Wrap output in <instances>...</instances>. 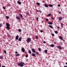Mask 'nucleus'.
<instances>
[{
  "instance_id": "obj_1",
  "label": "nucleus",
  "mask_w": 67,
  "mask_h": 67,
  "mask_svg": "<svg viewBox=\"0 0 67 67\" xmlns=\"http://www.w3.org/2000/svg\"><path fill=\"white\" fill-rule=\"evenodd\" d=\"M25 64L23 62H20L18 64V66H20V67H23L24 65Z\"/></svg>"
},
{
  "instance_id": "obj_2",
  "label": "nucleus",
  "mask_w": 67,
  "mask_h": 67,
  "mask_svg": "<svg viewBox=\"0 0 67 67\" xmlns=\"http://www.w3.org/2000/svg\"><path fill=\"white\" fill-rule=\"evenodd\" d=\"M6 28L9 30H10V25L8 23H6Z\"/></svg>"
},
{
  "instance_id": "obj_3",
  "label": "nucleus",
  "mask_w": 67,
  "mask_h": 67,
  "mask_svg": "<svg viewBox=\"0 0 67 67\" xmlns=\"http://www.w3.org/2000/svg\"><path fill=\"white\" fill-rule=\"evenodd\" d=\"M26 41L28 43H29L30 42H31V38H28L26 40Z\"/></svg>"
},
{
  "instance_id": "obj_4",
  "label": "nucleus",
  "mask_w": 67,
  "mask_h": 67,
  "mask_svg": "<svg viewBox=\"0 0 67 67\" xmlns=\"http://www.w3.org/2000/svg\"><path fill=\"white\" fill-rule=\"evenodd\" d=\"M57 47L58 48H59V49H60V50H61V49H62V48L60 46H57Z\"/></svg>"
},
{
  "instance_id": "obj_5",
  "label": "nucleus",
  "mask_w": 67,
  "mask_h": 67,
  "mask_svg": "<svg viewBox=\"0 0 67 67\" xmlns=\"http://www.w3.org/2000/svg\"><path fill=\"white\" fill-rule=\"evenodd\" d=\"M21 51L23 52V53H24V52H25V49H24V48H22L21 49Z\"/></svg>"
},
{
  "instance_id": "obj_6",
  "label": "nucleus",
  "mask_w": 67,
  "mask_h": 67,
  "mask_svg": "<svg viewBox=\"0 0 67 67\" xmlns=\"http://www.w3.org/2000/svg\"><path fill=\"white\" fill-rule=\"evenodd\" d=\"M32 50L33 53H35V50H34V49L32 48Z\"/></svg>"
},
{
  "instance_id": "obj_7",
  "label": "nucleus",
  "mask_w": 67,
  "mask_h": 67,
  "mask_svg": "<svg viewBox=\"0 0 67 67\" xmlns=\"http://www.w3.org/2000/svg\"><path fill=\"white\" fill-rule=\"evenodd\" d=\"M16 18L17 20H18V21H20V19L18 16L16 17Z\"/></svg>"
},
{
  "instance_id": "obj_8",
  "label": "nucleus",
  "mask_w": 67,
  "mask_h": 67,
  "mask_svg": "<svg viewBox=\"0 0 67 67\" xmlns=\"http://www.w3.org/2000/svg\"><path fill=\"white\" fill-rule=\"evenodd\" d=\"M44 6L45 7H46V8H48V5L46 4H44Z\"/></svg>"
},
{
  "instance_id": "obj_9",
  "label": "nucleus",
  "mask_w": 67,
  "mask_h": 67,
  "mask_svg": "<svg viewBox=\"0 0 67 67\" xmlns=\"http://www.w3.org/2000/svg\"><path fill=\"white\" fill-rule=\"evenodd\" d=\"M19 38V35H17L15 37V39L16 40H18Z\"/></svg>"
},
{
  "instance_id": "obj_10",
  "label": "nucleus",
  "mask_w": 67,
  "mask_h": 67,
  "mask_svg": "<svg viewBox=\"0 0 67 67\" xmlns=\"http://www.w3.org/2000/svg\"><path fill=\"white\" fill-rule=\"evenodd\" d=\"M59 38L60 39V40H63V39L62 38V37L61 36H60Z\"/></svg>"
},
{
  "instance_id": "obj_11",
  "label": "nucleus",
  "mask_w": 67,
  "mask_h": 67,
  "mask_svg": "<svg viewBox=\"0 0 67 67\" xmlns=\"http://www.w3.org/2000/svg\"><path fill=\"white\" fill-rule=\"evenodd\" d=\"M21 39L22 38L21 37H20L18 39V41H19V42H21Z\"/></svg>"
},
{
  "instance_id": "obj_12",
  "label": "nucleus",
  "mask_w": 67,
  "mask_h": 67,
  "mask_svg": "<svg viewBox=\"0 0 67 67\" xmlns=\"http://www.w3.org/2000/svg\"><path fill=\"white\" fill-rule=\"evenodd\" d=\"M51 47H55V45L53 44H51Z\"/></svg>"
},
{
  "instance_id": "obj_13",
  "label": "nucleus",
  "mask_w": 67,
  "mask_h": 67,
  "mask_svg": "<svg viewBox=\"0 0 67 67\" xmlns=\"http://www.w3.org/2000/svg\"><path fill=\"white\" fill-rule=\"evenodd\" d=\"M17 3H18L19 4V5H21V2H20L19 1H17Z\"/></svg>"
},
{
  "instance_id": "obj_14",
  "label": "nucleus",
  "mask_w": 67,
  "mask_h": 67,
  "mask_svg": "<svg viewBox=\"0 0 67 67\" xmlns=\"http://www.w3.org/2000/svg\"><path fill=\"white\" fill-rule=\"evenodd\" d=\"M62 19L63 18L61 17H59V21H61Z\"/></svg>"
},
{
  "instance_id": "obj_15",
  "label": "nucleus",
  "mask_w": 67,
  "mask_h": 67,
  "mask_svg": "<svg viewBox=\"0 0 67 67\" xmlns=\"http://www.w3.org/2000/svg\"><path fill=\"white\" fill-rule=\"evenodd\" d=\"M28 53L30 54H32V52H31V50H28Z\"/></svg>"
},
{
  "instance_id": "obj_16",
  "label": "nucleus",
  "mask_w": 67,
  "mask_h": 67,
  "mask_svg": "<svg viewBox=\"0 0 67 67\" xmlns=\"http://www.w3.org/2000/svg\"><path fill=\"white\" fill-rule=\"evenodd\" d=\"M48 6L50 7H53V6L51 4H49L48 5Z\"/></svg>"
},
{
  "instance_id": "obj_17",
  "label": "nucleus",
  "mask_w": 67,
  "mask_h": 67,
  "mask_svg": "<svg viewBox=\"0 0 67 67\" xmlns=\"http://www.w3.org/2000/svg\"><path fill=\"white\" fill-rule=\"evenodd\" d=\"M19 16H20V17L21 18V19L22 18H23V16H22V14H20Z\"/></svg>"
},
{
  "instance_id": "obj_18",
  "label": "nucleus",
  "mask_w": 67,
  "mask_h": 67,
  "mask_svg": "<svg viewBox=\"0 0 67 67\" xmlns=\"http://www.w3.org/2000/svg\"><path fill=\"white\" fill-rule=\"evenodd\" d=\"M49 26L50 27V28H51V29H53V26H52L51 25H49Z\"/></svg>"
},
{
  "instance_id": "obj_19",
  "label": "nucleus",
  "mask_w": 67,
  "mask_h": 67,
  "mask_svg": "<svg viewBox=\"0 0 67 67\" xmlns=\"http://www.w3.org/2000/svg\"><path fill=\"white\" fill-rule=\"evenodd\" d=\"M61 25L62 26V27H64V24H63V23H61Z\"/></svg>"
},
{
  "instance_id": "obj_20",
  "label": "nucleus",
  "mask_w": 67,
  "mask_h": 67,
  "mask_svg": "<svg viewBox=\"0 0 67 67\" xmlns=\"http://www.w3.org/2000/svg\"><path fill=\"white\" fill-rule=\"evenodd\" d=\"M32 56H33L34 57H35V53H32Z\"/></svg>"
},
{
  "instance_id": "obj_21",
  "label": "nucleus",
  "mask_w": 67,
  "mask_h": 67,
  "mask_svg": "<svg viewBox=\"0 0 67 67\" xmlns=\"http://www.w3.org/2000/svg\"><path fill=\"white\" fill-rule=\"evenodd\" d=\"M48 24H50V25H52V24H53V23L49 22V23H48Z\"/></svg>"
},
{
  "instance_id": "obj_22",
  "label": "nucleus",
  "mask_w": 67,
  "mask_h": 67,
  "mask_svg": "<svg viewBox=\"0 0 67 67\" xmlns=\"http://www.w3.org/2000/svg\"><path fill=\"white\" fill-rule=\"evenodd\" d=\"M36 4H37L38 5H40V3H38V2H37L36 3Z\"/></svg>"
},
{
  "instance_id": "obj_23",
  "label": "nucleus",
  "mask_w": 67,
  "mask_h": 67,
  "mask_svg": "<svg viewBox=\"0 0 67 67\" xmlns=\"http://www.w3.org/2000/svg\"><path fill=\"white\" fill-rule=\"evenodd\" d=\"M6 18L7 19H9V16H6Z\"/></svg>"
},
{
  "instance_id": "obj_24",
  "label": "nucleus",
  "mask_w": 67,
  "mask_h": 67,
  "mask_svg": "<svg viewBox=\"0 0 67 67\" xmlns=\"http://www.w3.org/2000/svg\"><path fill=\"white\" fill-rule=\"evenodd\" d=\"M18 30V31L20 32H22V30H21L20 29H19Z\"/></svg>"
},
{
  "instance_id": "obj_25",
  "label": "nucleus",
  "mask_w": 67,
  "mask_h": 67,
  "mask_svg": "<svg viewBox=\"0 0 67 67\" xmlns=\"http://www.w3.org/2000/svg\"><path fill=\"white\" fill-rule=\"evenodd\" d=\"M2 24L1 23L0 24V27H1L2 26Z\"/></svg>"
},
{
  "instance_id": "obj_26",
  "label": "nucleus",
  "mask_w": 67,
  "mask_h": 67,
  "mask_svg": "<svg viewBox=\"0 0 67 67\" xmlns=\"http://www.w3.org/2000/svg\"><path fill=\"white\" fill-rule=\"evenodd\" d=\"M3 58L2 57V56H0V59H3Z\"/></svg>"
},
{
  "instance_id": "obj_27",
  "label": "nucleus",
  "mask_w": 67,
  "mask_h": 67,
  "mask_svg": "<svg viewBox=\"0 0 67 67\" xmlns=\"http://www.w3.org/2000/svg\"><path fill=\"white\" fill-rule=\"evenodd\" d=\"M54 32L55 33V34H58V31H54Z\"/></svg>"
},
{
  "instance_id": "obj_28",
  "label": "nucleus",
  "mask_w": 67,
  "mask_h": 67,
  "mask_svg": "<svg viewBox=\"0 0 67 67\" xmlns=\"http://www.w3.org/2000/svg\"><path fill=\"white\" fill-rule=\"evenodd\" d=\"M15 55L16 56H20V55L19 54H15Z\"/></svg>"
},
{
  "instance_id": "obj_29",
  "label": "nucleus",
  "mask_w": 67,
  "mask_h": 67,
  "mask_svg": "<svg viewBox=\"0 0 67 67\" xmlns=\"http://www.w3.org/2000/svg\"><path fill=\"white\" fill-rule=\"evenodd\" d=\"M38 50L40 52H41V48H39L38 49Z\"/></svg>"
},
{
  "instance_id": "obj_30",
  "label": "nucleus",
  "mask_w": 67,
  "mask_h": 67,
  "mask_svg": "<svg viewBox=\"0 0 67 67\" xmlns=\"http://www.w3.org/2000/svg\"><path fill=\"white\" fill-rule=\"evenodd\" d=\"M4 53H5V54H7V51L5 50H4Z\"/></svg>"
},
{
  "instance_id": "obj_31",
  "label": "nucleus",
  "mask_w": 67,
  "mask_h": 67,
  "mask_svg": "<svg viewBox=\"0 0 67 67\" xmlns=\"http://www.w3.org/2000/svg\"><path fill=\"white\" fill-rule=\"evenodd\" d=\"M44 52H45V53H47V50H45Z\"/></svg>"
},
{
  "instance_id": "obj_32",
  "label": "nucleus",
  "mask_w": 67,
  "mask_h": 67,
  "mask_svg": "<svg viewBox=\"0 0 67 67\" xmlns=\"http://www.w3.org/2000/svg\"><path fill=\"white\" fill-rule=\"evenodd\" d=\"M35 38H36V39H38V36H35Z\"/></svg>"
},
{
  "instance_id": "obj_33",
  "label": "nucleus",
  "mask_w": 67,
  "mask_h": 67,
  "mask_svg": "<svg viewBox=\"0 0 67 67\" xmlns=\"http://www.w3.org/2000/svg\"><path fill=\"white\" fill-rule=\"evenodd\" d=\"M36 55H38V54H39V53H38V52H36Z\"/></svg>"
},
{
  "instance_id": "obj_34",
  "label": "nucleus",
  "mask_w": 67,
  "mask_h": 67,
  "mask_svg": "<svg viewBox=\"0 0 67 67\" xmlns=\"http://www.w3.org/2000/svg\"><path fill=\"white\" fill-rule=\"evenodd\" d=\"M52 36H55V35H54V34H53L52 33Z\"/></svg>"
},
{
  "instance_id": "obj_35",
  "label": "nucleus",
  "mask_w": 67,
  "mask_h": 67,
  "mask_svg": "<svg viewBox=\"0 0 67 67\" xmlns=\"http://www.w3.org/2000/svg\"><path fill=\"white\" fill-rule=\"evenodd\" d=\"M48 16H51V14H48Z\"/></svg>"
},
{
  "instance_id": "obj_36",
  "label": "nucleus",
  "mask_w": 67,
  "mask_h": 67,
  "mask_svg": "<svg viewBox=\"0 0 67 67\" xmlns=\"http://www.w3.org/2000/svg\"><path fill=\"white\" fill-rule=\"evenodd\" d=\"M4 10H5V7H3Z\"/></svg>"
},
{
  "instance_id": "obj_37",
  "label": "nucleus",
  "mask_w": 67,
  "mask_h": 67,
  "mask_svg": "<svg viewBox=\"0 0 67 67\" xmlns=\"http://www.w3.org/2000/svg\"><path fill=\"white\" fill-rule=\"evenodd\" d=\"M51 18L52 19V20H54V18L53 17H51Z\"/></svg>"
},
{
  "instance_id": "obj_38",
  "label": "nucleus",
  "mask_w": 67,
  "mask_h": 67,
  "mask_svg": "<svg viewBox=\"0 0 67 67\" xmlns=\"http://www.w3.org/2000/svg\"><path fill=\"white\" fill-rule=\"evenodd\" d=\"M46 21H48V19H46Z\"/></svg>"
},
{
  "instance_id": "obj_39",
  "label": "nucleus",
  "mask_w": 67,
  "mask_h": 67,
  "mask_svg": "<svg viewBox=\"0 0 67 67\" xmlns=\"http://www.w3.org/2000/svg\"><path fill=\"white\" fill-rule=\"evenodd\" d=\"M38 17H36V20L37 21H38Z\"/></svg>"
},
{
  "instance_id": "obj_40",
  "label": "nucleus",
  "mask_w": 67,
  "mask_h": 67,
  "mask_svg": "<svg viewBox=\"0 0 67 67\" xmlns=\"http://www.w3.org/2000/svg\"><path fill=\"white\" fill-rule=\"evenodd\" d=\"M57 29H60V28L59 27L57 26Z\"/></svg>"
},
{
  "instance_id": "obj_41",
  "label": "nucleus",
  "mask_w": 67,
  "mask_h": 67,
  "mask_svg": "<svg viewBox=\"0 0 67 67\" xmlns=\"http://www.w3.org/2000/svg\"><path fill=\"white\" fill-rule=\"evenodd\" d=\"M58 7H60V5H59V4H58Z\"/></svg>"
},
{
  "instance_id": "obj_42",
  "label": "nucleus",
  "mask_w": 67,
  "mask_h": 67,
  "mask_svg": "<svg viewBox=\"0 0 67 67\" xmlns=\"http://www.w3.org/2000/svg\"><path fill=\"white\" fill-rule=\"evenodd\" d=\"M26 57H28V55H26Z\"/></svg>"
},
{
  "instance_id": "obj_43",
  "label": "nucleus",
  "mask_w": 67,
  "mask_h": 67,
  "mask_svg": "<svg viewBox=\"0 0 67 67\" xmlns=\"http://www.w3.org/2000/svg\"><path fill=\"white\" fill-rule=\"evenodd\" d=\"M40 32H41V33H43V31L42 30H41L40 31Z\"/></svg>"
},
{
  "instance_id": "obj_44",
  "label": "nucleus",
  "mask_w": 67,
  "mask_h": 67,
  "mask_svg": "<svg viewBox=\"0 0 67 67\" xmlns=\"http://www.w3.org/2000/svg\"><path fill=\"white\" fill-rule=\"evenodd\" d=\"M39 12L40 13H42V11L41 10H40Z\"/></svg>"
},
{
  "instance_id": "obj_45",
  "label": "nucleus",
  "mask_w": 67,
  "mask_h": 67,
  "mask_svg": "<svg viewBox=\"0 0 67 67\" xmlns=\"http://www.w3.org/2000/svg\"><path fill=\"white\" fill-rule=\"evenodd\" d=\"M7 36H8V37H10V35H8Z\"/></svg>"
},
{
  "instance_id": "obj_46",
  "label": "nucleus",
  "mask_w": 67,
  "mask_h": 67,
  "mask_svg": "<svg viewBox=\"0 0 67 67\" xmlns=\"http://www.w3.org/2000/svg\"><path fill=\"white\" fill-rule=\"evenodd\" d=\"M15 54H18V52H17V51H16L15 52Z\"/></svg>"
},
{
  "instance_id": "obj_47",
  "label": "nucleus",
  "mask_w": 67,
  "mask_h": 67,
  "mask_svg": "<svg viewBox=\"0 0 67 67\" xmlns=\"http://www.w3.org/2000/svg\"><path fill=\"white\" fill-rule=\"evenodd\" d=\"M46 43V42L45 41H44L43 42V43H44V44L45 43Z\"/></svg>"
},
{
  "instance_id": "obj_48",
  "label": "nucleus",
  "mask_w": 67,
  "mask_h": 67,
  "mask_svg": "<svg viewBox=\"0 0 67 67\" xmlns=\"http://www.w3.org/2000/svg\"><path fill=\"white\" fill-rule=\"evenodd\" d=\"M36 11H37V12H39V11H38V10H37Z\"/></svg>"
},
{
  "instance_id": "obj_49",
  "label": "nucleus",
  "mask_w": 67,
  "mask_h": 67,
  "mask_svg": "<svg viewBox=\"0 0 67 67\" xmlns=\"http://www.w3.org/2000/svg\"><path fill=\"white\" fill-rule=\"evenodd\" d=\"M64 67H67V65H65L64 66Z\"/></svg>"
},
{
  "instance_id": "obj_50",
  "label": "nucleus",
  "mask_w": 67,
  "mask_h": 67,
  "mask_svg": "<svg viewBox=\"0 0 67 67\" xmlns=\"http://www.w3.org/2000/svg\"><path fill=\"white\" fill-rule=\"evenodd\" d=\"M2 67H5V66H2Z\"/></svg>"
},
{
  "instance_id": "obj_51",
  "label": "nucleus",
  "mask_w": 67,
  "mask_h": 67,
  "mask_svg": "<svg viewBox=\"0 0 67 67\" xmlns=\"http://www.w3.org/2000/svg\"><path fill=\"white\" fill-rule=\"evenodd\" d=\"M59 12V13H60V14L61 13V12Z\"/></svg>"
},
{
  "instance_id": "obj_52",
  "label": "nucleus",
  "mask_w": 67,
  "mask_h": 67,
  "mask_svg": "<svg viewBox=\"0 0 67 67\" xmlns=\"http://www.w3.org/2000/svg\"><path fill=\"white\" fill-rule=\"evenodd\" d=\"M27 15H29V13H28L27 14Z\"/></svg>"
},
{
  "instance_id": "obj_53",
  "label": "nucleus",
  "mask_w": 67,
  "mask_h": 67,
  "mask_svg": "<svg viewBox=\"0 0 67 67\" xmlns=\"http://www.w3.org/2000/svg\"><path fill=\"white\" fill-rule=\"evenodd\" d=\"M60 43L61 44V45H63V43H62V42Z\"/></svg>"
},
{
  "instance_id": "obj_54",
  "label": "nucleus",
  "mask_w": 67,
  "mask_h": 67,
  "mask_svg": "<svg viewBox=\"0 0 67 67\" xmlns=\"http://www.w3.org/2000/svg\"><path fill=\"white\" fill-rule=\"evenodd\" d=\"M66 64L67 65V62L66 63Z\"/></svg>"
},
{
  "instance_id": "obj_55",
  "label": "nucleus",
  "mask_w": 67,
  "mask_h": 67,
  "mask_svg": "<svg viewBox=\"0 0 67 67\" xmlns=\"http://www.w3.org/2000/svg\"><path fill=\"white\" fill-rule=\"evenodd\" d=\"M63 41H65V40H63Z\"/></svg>"
},
{
  "instance_id": "obj_56",
  "label": "nucleus",
  "mask_w": 67,
  "mask_h": 67,
  "mask_svg": "<svg viewBox=\"0 0 67 67\" xmlns=\"http://www.w3.org/2000/svg\"><path fill=\"white\" fill-rule=\"evenodd\" d=\"M1 65L0 64V67H1Z\"/></svg>"
},
{
  "instance_id": "obj_57",
  "label": "nucleus",
  "mask_w": 67,
  "mask_h": 67,
  "mask_svg": "<svg viewBox=\"0 0 67 67\" xmlns=\"http://www.w3.org/2000/svg\"><path fill=\"white\" fill-rule=\"evenodd\" d=\"M19 1H20L21 0H18Z\"/></svg>"
},
{
  "instance_id": "obj_58",
  "label": "nucleus",
  "mask_w": 67,
  "mask_h": 67,
  "mask_svg": "<svg viewBox=\"0 0 67 67\" xmlns=\"http://www.w3.org/2000/svg\"><path fill=\"white\" fill-rule=\"evenodd\" d=\"M41 27H42V26H41Z\"/></svg>"
}]
</instances>
